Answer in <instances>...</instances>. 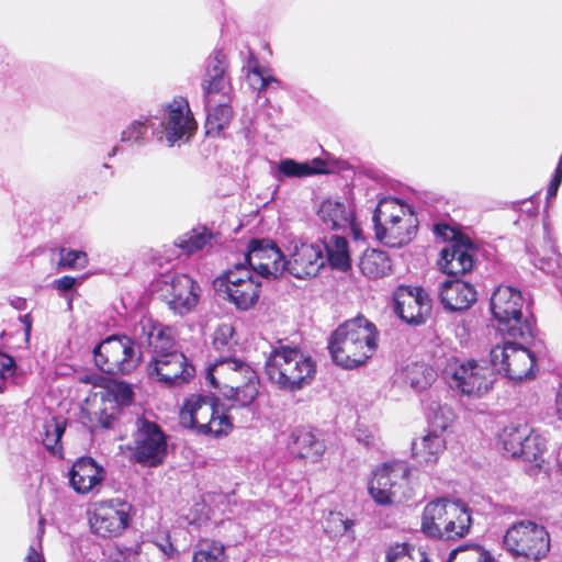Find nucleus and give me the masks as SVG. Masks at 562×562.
I'll return each instance as SVG.
<instances>
[{
    "mask_svg": "<svg viewBox=\"0 0 562 562\" xmlns=\"http://www.w3.org/2000/svg\"><path fill=\"white\" fill-rule=\"evenodd\" d=\"M368 493L381 506L411 501L415 487L411 481L409 465L404 461H387L380 464L371 473Z\"/></svg>",
    "mask_w": 562,
    "mask_h": 562,
    "instance_id": "nucleus-7",
    "label": "nucleus"
},
{
    "mask_svg": "<svg viewBox=\"0 0 562 562\" xmlns=\"http://www.w3.org/2000/svg\"><path fill=\"white\" fill-rule=\"evenodd\" d=\"M499 442L506 454L529 462L537 461L544 450L542 438L533 434L527 424L505 427L499 435Z\"/></svg>",
    "mask_w": 562,
    "mask_h": 562,
    "instance_id": "nucleus-21",
    "label": "nucleus"
},
{
    "mask_svg": "<svg viewBox=\"0 0 562 562\" xmlns=\"http://www.w3.org/2000/svg\"><path fill=\"white\" fill-rule=\"evenodd\" d=\"M445 515H451L452 517L454 515H461V521H459L460 532L465 530V526L468 524H472L469 507L460 501L454 502L446 497H440L429 502L424 507V517H426L427 526H430L431 522L440 520V518H442Z\"/></svg>",
    "mask_w": 562,
    "mask_h": 562,
    "instance_id": "nucleus-28",
    "label": "nucleus"
},
{
    "mask_svg": "<svg viewBox=\"0 0 562 562\" xmlns=\"http://www.w3.org/2000/svg\"><path fill=\"white\" fill-rule=\"evenodd\" d=\"M325 162L319 159H313L312 162H299L294 159H283L278 165L279 175L285 178H304L325 172Z\"/></svg>",
    "mask_w": 562,
    "mask_h": 562,
    "instance_id": "nucleus-33",
    "label": "nucleus"
},
{
    "mask_svg": "<svg viewBox=\"0 0 562 562\" xmlns=\"http://www.w3.org/2000/svg\"><path fill=\"white\" fill-rule=\"evenodd\" d=\"M224 61L225 55L220 50L214 52L207 61L206 74L202 83L207 109L205 130L209 136H218L223 130L228 127L233 117V110L228 103L223 101L212 106V95L224 93L228 86Z\"/></svg>",
    "mask_w": 562,
    "mask_h": 562,
    "instance_id": "nucleus-10",
    "label": "nucleus"
},
{
    "mask_svg": "<svg viewBox=\"0 0 562 562\" xmlns=\"http://www.w3.org/2000/svg\"><path fill=\"white\" fill-rule=\"evenodd\" d=\"M104 480V470L92 458H80L70 472L69 482L79 494H87Z\"/></svg>",
    "mask_w": 562,
    "mask_h": 562,
    "instance_id": "nucleus-26",
    "label": "nucleus"
},
{
    "mask_svg": "<svg viewBox=\"0 0 562 562\" xmlns=\"http://www.w3.org/2000/svg\"><path fill=\"white\" fill-rule=\"evenodd\" d=\"M286 252L284 272L300 280L316 277L326 263L324 243L294 238L289 240Z\"/></svg>",
    "mask_w": 562,
    "mask_h": 562,
    "instance_id": "nucleus-16",
    "label": "nucleus"
},
{
    "mask_svg": "<svg viewBox=\"0 0 562 562\" xmlns=\"http://www.w3.org/2000/svg\"><path fill=\"white\" fill-rule=\"evenodd\" d=\"M372 221L376 238L393 248L408 244L418 229V220L412 207L392 196L379 201Z\"/></svg>",
    "mask_w": 562,
    "mask_h": 562,
    "instance_id": "nucleus-6",
    "label": "nucleus"
},
{
    "mask_svg": "<svg viewBox=\"0 0 562 562\" xmlns=\"http://www.w3.org/2000/svg\"><path fill=\"white\" fill-rule=\"evenodd\" d=\"M355 436L357 441L362 443L366 448H374L378 446L379 438L369 429L359 427L357 428Z\"/></svg>",
    "mask_w": 562,
    "mask_h": 562,
    "instance_id": "nucleus-49",
    "label": "nucleus"
},
{
    "mask_svg": "<svg viewBox=\"0 0 562 562\" xmlns=\"http://www.w3.org/2000/svg\"><path fill=\"white\" fill-rule=\"evenodd\" d=\"M157 137L160 132L156 128L154 117H140L133 120L121 132L120 140L128 146H143L146 143L148 130Z\"/></svg>",
    "mask_w": 562,
    "mask_h": 562,
    "instance_id": "nucleus-32",
    "label": "nucleus"
},
{
    "mask_svg": "<svg viewBox=\"0 0 562 562\" xmlns=\"http://www.w3.org/2000/svg\"><path fill=\"white\" fill-rule=\"evenodd\" d=\"M251 74L260 80V90H265L272 85H274V88L280 86V81L273 76L266 74L265 69L255 68L251 70Z\"/></svg>",
    "mask_w": 562,
    "mask_h": 562,
    "instance_id": "nucleus-51",
    "label": "nucleus"
},
{
    "mask_svg": "<svg viewBox=\"0 0 562 562\" xmlns=\"http://www.w3.org/2000/svg\"><path fill=\"white\" fill-rule=\"evenodd\" d=\"M23 374L18 371L14 359L0 351V393L22 383Z\"/></svg>",
    "mask_w": 562,
    "mask_h": 562,
    "instance_id": "nucleus-37",
    "label": "nucleus"
},
{
    "mask_svg": "<svg viewBox=\"0 0 562 562\" xmlns=\"http://www.w3.org/2000/svg\"><path fill=\"white\" fill-rule=\"evenodd\" d=\"M122 411L115 406L111 401L100 394V403L98 408L91 413L90 422L94 426H100L104 429L114 428L119 422Z\"/></svg>",
    "mask_w": 562,
    "mask_h": 562,
    "instance_id": "nucleus-35",
    "label": "nucleus"
},
{
    "mask_svg": "<svg viewBox=\"0 0 562 562\" xmlns=\"http://www.w3.org/2000/svg\"><path fill=\"white\" fill-rule=\"evenodd\" d=\"M231 409L217 397L192 394L181 406L179 423L198 435L227 436L234 427Z\"/></svg>",
    "mask_w": 562,
    "mask_h": 562,
    "instance_id": "nucleus-4",
    "label": "nucleus"
},
{
    "mask_svg": "<svg viewBox=\"0 0 562 562\" xmlns=\"http://www.w3.org/2000/svg\"><path fill=\"white\" fill-rule=\"evenodd\" d=\"M325 247V258L335 269L347 271L350 268V257L348 250V241L345 237L334 235L330 237Z\"/></svg>",
    "mask_w": 562,
    "mask_h": 562,
    "instance_id": "nucleus-34",
    "label": "nucleus"
},
{
    "mask_svg": "<svg viewBox=\"0 0 562 562\" xmlns=\"http://www.w3.org/2000/svg\"><path fill=\"white\" fill-rule=\"evenodd\" d=\"M192 562H226L224 546L216 541H201Z\"/></svg>",
    "mask_w": 562,
    "mask_h": 562,
    "instance_id": "nucleus-41",
    "label": "nucleus"
},
{
    "mask_svg": "<svg viewBox=\"0 0 562 562\" xmlns=\"http://www.w3.org/2000/svg\"><path fill=\"white\" fill-rule=\"evenodd\" d=\"M237 345L235 328L232 324H221L213 334V347L220 356H231Z\"/></svg>",
    "mask_w": 562,
    "mask_h": 562,
    "instance_id": "nucleus-40",
    "label": "nucleus"
},
{
    "mask_svg": "<svg viewBox=\"0 0 562 562\" xmlns=\"http://www.w3.org/2000/svg\"><path fill=\"white\" fill-rule=\"evenodd\" d=\"M352 526V521L344 518L341 513H330L327 519L326 530L335 535L345 533Z\"/></svg>",
    "mask_w": 562,
    "mask_h": 562,
    "instance_id": "nucleus-47",
    "label": "nucleus"
},
{
    "mask_svg": "<svg viewBox=\"0 0 562 562\" xmlns=\"http://www.w3.org/2000/svg\"><path fill=\"white\" fill-rule=\"evenodd\" d=\"M440 300L446 310L464 311L476 302L474 286L461 280H449L440 288Z\"/></svg>",
    "mask_w": 562,
    "mask_h": 562,
    "instance_id": "nucleus-27",
    "label": "nucleus"
},
{
    "mask_svg": "<svg viewBox=\"0 0 562 562\" xmlns=\"http://www.w3.org/2000/svg\"><path fill=\"white\" fill-rule=\"evenodd\" d=\"M291 452L299 458L316 461L325 451V445L306 428H297L291 434Z\"/></svg>",
    "mask_w": 562,
    "mask_h": 562,
    "instance_id": "nucleus-29",
    "label": "nucleus"
},
{
    "mask_svg": "<svg viewBox=\"0 0 562 562\" xmlns=\"http://www.w3.org/2000/svg\"><path fill=\"white\" fill-rule=\"evenodd\" d=\"M317 215L327 229L345 231L350 228L355 235L357 234L355 212L350 204L329 198L322 202Z\"/></svg>",
    "mask_w": 562,
    "mask_h": 562,
    "instance_id": "nucleus-24",
    "label": "nucleus"
},
{
    "mask_svg": "<svg viewBox=\"0 0 562 562\" xmlns=\"http://www.w3.org/2000/svg\"><path fill=\"white\" fill-rule=\"evenodd\" d=\"M65 432V422L58 418L46 420L43 425L42 442L45 448L56 453L61 450L60 439Z\"/></svg>",
    "mask_w": 562,
    "mask_h": 562,
    "instance_id": "nucleus-39",
    "label": "nucleus"
},
{
    "mask_svg": "<svg viewBox=\"0 0 562 562\" xmlns=\"http://www.w3.org/2000/svg\"><path fill=\"white\" fill-rule=\"evenodd\" d=\"M559 188L549 183L548 190H547V200L553 199L558 193Z\"/></svg>",
    "mask_w": 562,
    "mask_h": 562,
    "instance_id": "nucleus-55",
    "label": "nucleus"
},
{
    "mask_svg": "<svg viewBox=\"0 0 562 562\" xmlns=\"http://www.w3.org/2000/svg\"><path fill=\"white\" fill-rule=\"evenodd\" d=\"M137 344L148 347L151 357L146 364L148 378L166 386H178L193 378L194 367L176 349L173 331L148 316H143L133 328Z\"/></svg>",
    "mask_w": 562,
    "mask_h": 562,
    "instance_id": "nucleus-1",
    "label": "nucleus"
},
{
    "mask_svg": "<svg viewBox=\"0 0 562 562\" xmlns=\"http://www.w3.org/2000/svg\"><path fill=\"white\" fill-rule=\"evenodd\" d=\"M27 317H29L27 315L24 316V322H25V325H26V327H25L26 336H29L30 331H31V323L27 321Z\"/></svg>",
    "mask_w": 562,
    "mask_h": 562,
    "instance_id": "nucleus-57",
    "label": "nucleus"
},
{
    "mask_svg": "<svg viewBox=\"0 0 562 562\" xmlns=\"http://www.w3.org/2000/svg\"><path fill=\"white\" fill-rule=\"evenodd\" d=\"M214 285L239 311L250 310L260 297L261 283L245 263H235L215 280Z\"/></svg>",
    "mask_w": 562,
    "mask_h": 562,
    "instance_id": "nucleus-12",
    "label": "nucleus"
},
{
    "mask_svg": "<svg viewBox=\"0 0 562 562\" xmlns=\"http://www.w3.org/2000/svg\"><path fill=\"white\" fill-rule=\"evenodd\" d=\"M459 521H461V515H454L453 517L451 515H445L440 520L427 526L426 517H424V535L442 540L461 539L470 532L472 524H468L465 530L460 532Z\"/></svg>",
    "mask_w": 562,
    "mask_h": 562,
    "instance_id": "nucleus-30",
    "label": "nucleus"
},
{
    "mask_svg": "<svg viewBox=\"0 0 562 562\" xmlns=\"http://www.w3.org/2000/svg\"><path fill=\"white\" fill-rule=\"evenodd\" d=\"M59 255V268L83 269L87 266L88 259L85 251L61 248Z\"/></svg>",
    "mask_w": 562,
    "mask_h": 562,
    "instance_id": "nucleus-44",
    "label": "nucleus"
},
{
    "mask_svg": "<svg viewBox=\"0 0 562 562\" xmlns=\"http://www.w3.org/2000/svg\"><path fill=\"white\" fill-rule=\"evenodd\" d=\"M131 506L120 499L93 503L89 512L91 531L102 538L122 535L127 528Z\"/></svg>",
    "mask_w": 562,
    "mask_h": 562,
    "instance_id": "nucleus-18",
    "label": "nucleus"
},
{
    "mask_svg": "<svg viewBox=\"0 0 562 562\" xmlns=\"http://www.w3.org/2000/svg\"><path fill=\"white\" fill-rule=\"evenodd\" d=\"M550 183L559 188L562 183V173L555 171Z\"/></svg>",
    "mask_w": 562,
    "mask_h": 562,
    "instance_id": "nucleus-56",
    "label": "nucleus"
},
{
    "mask_svg": "<svg viewBox=\"0 0 562 562\" xmlns=\"http://www.w3.org/2000/svg\"><path fill=\"white\" fill-rule=\"evenodd\" d=\"M206 379L231 408H250L259 395V376L246 361L232 356H220L209 366Z\"/></svg>",
    "mask_w": 562,
    "mask_h": 562,
    "instance_id": "nucleus-2",
    "label": "nucleus"
},
{
    "mask_svg": "<svg viewBox=\"0 0 562 562\" xmlns=\"http://www.w3.org/2000/svg\"><path fill=\"white\" fill-rule=\"evenodd\" d=\"M359 268L370 279H379L391 271V260L383 250L367 249L360 258Z\"/></svg>",
    "mask_w": 562,
    "mask_h": 562,
    "instance_id": "nucleus-31",
    "label": "nucleus"
},
{
    "mask_svg": "<svg viewBox=\"0 0 562 562\" xmlns=\"http://www.w3.org/2000/svg\"><path fill=\"white\" fill-rule=\"evenodd\" d=\"M156 128L160 132L158 140L165 139L168 146L188 142L196 131V122L192 115L189 103L183 98H176L162 106Z\"/></svg>",
    "mask_w": 562,
    "mask_h": 562,
    "instance_id": "nucleus-14",
    "label": "nucleus"
},
{
    "mask_svg": "<svg viewBox=\"0 0 562 562\" xmlns=\"http://www.w3.org/2000/svg\"><path fill=\"white\" fill-rule=\"evenodd\" d=\"M422 376V366L418 361H412L405 364L398 375L397 382L402 385H409L416 393L420 392L419 380Z\"/></svg>",
    "mask_w": 562,
    "mask_h": 562,
    "instance_id": "nucleus-43",
    "label": "nucleus"
},
{
    "mask_svg": "<svg viewBox=\"0 0 562 562\" xmlns=\"http://www.w3.org/2000/svg\"><path fill=\"white\" fill-rule=\"evenodd\" d=\"M502 548L515 560L540 562L550 552V533L543 525L522 519L506 529Z\"/></svg>",
    "mask_w": 562,
    "mask_h": 562,
    "instance_id": "nucleus-8",
    "label": "nucleus"
},
{
    "mask_svg": "<svg viewBox=\"0 0 562 562\" xmlns=\"http://www.w3.org/2000/svg\"><path fill=\"white\" fill-rule=\"evenodd\" d=\"M453 419V412L446 405L432 404L428 407L427 427L424 428V463H435L446 450L445 434Z\"/></svg>",
    "mask_w": 562,
    "mask_h": 562,
    "instance_id": "nucleus-19",
    "label": "nucleus"
},
{
    "mask_svg": "<svg viewBox=\"0 0 562 562\" xmlns=\"http://www.w3.org/2000/svg\"><path fill=\"white\" fill-rule=\"evenodd\" d=\"M427 336L429 337V342H434V347H435L434 350L429 351V352H431L432 358L436 359L430 364V367L439 368L442 364V362H440V359L445 356V348L437 342V340H439V337L435 331H432V333L428 331Z\"/></svg>",
    "mask_w": 562,
    "mask_h": 562,
    "instance_id": "nucleus-50",
    "label": "nucleus"
},
{
    "mask_svg": "<svg viewBox=\"0 0 562 562\" xmlns=\"http://www.w3.org/2000/svg\"><path fill=\"white\" fill-rule=\"evenodd\" d=\"M475 252L473 243L468 237L460 236L440 251L438 266L447 274H463L473 268Z\"/></svg>",
    "mask_w": 562,
    "mask_h": 562,
    "instance_id": "nucleus-23",
    "label": "nucleus"
},
{
    "mask_svg": "<svg viewBox=\"0 0 562 562\" xmlns=\"http://www.w3.org/2000/svg\"><path fill=\"white\" fill-rule=\"evenodd\" d=\"M446 562H496L494 555L479 544L453 549Z\"/></svg>",
    "mask_w": 562,
    "mask_h": 562,
    "instance_id": "nucleus-36",
    "label": "nucleus"
},
{
    "mask_svg": "<svg viewBox=\"0 0 562 562\" xmlns=\"http://www.w3.org/2000/svg\"><path fill=\"white\" fill-rule=\"evenodd\" d=\"M533 265L547 274L562 276L561 258L553 249L549 256L535 258Z\"/></svg>",
    "mask_w": 562,
    "mask_h": 562,
    "instance_id": "nucleus-45",
    "label": "nucleus"
},
{
    "mask_svg": "<svg viewBox=\"0 0 562 562\" xmlns=\"http://www.w3.org/2000/svg\"><path fill=\"white\" fill-rule=\"evenodd\" d=\"M378 331L371 322L357 316L339 325L330 335L328 350L333 361L344 368H357L376 350Z\"/></svg>",
    "mask_w": 562,
    "mask_h": 562,
    "instance_id": "nucleus-3",
    "label": "nucleus"
},
{
    "mask_svg": "<svg viewBox=\"0 0 562 562\" xmlns=\"http://www.w3.org/2000/svg\"><path fill=\"white\" fill-rule=\"evenodd\" d=\"M212 239V233L206 227H198L180 236L177 245L186 254H193L203 249Z\"/></svg>",
    "mask_w": 562,
    "mask_h": 562,
    "instance_id": "nucleus-38",
    "label": "nucleus"
},
{
    "mask_svg": "<svg viewBox=\"0 0 562 562\" xmlns=\"http://www.w3.org/2000/svg\"><path fill=\"white\" fill-rule=\"evenodd\" d=\"M503 336L504 342L493 347L490 353L493 369L514 381L533 378L536 361L531 351L516 341L517 339Z\"/></svg>",
    "mask_w": 562,
    "mask_h": 562,
    "instance_id": "nucleus-13",
    "label": "nucleus"
},
{
    "mask_svg": "<svg viewBox=\"0 0 562 562\" xmlns=\"http://www.w3.org/2000/svg\"><path fill=\"white\" fill-rule=\"evenodd\" d=\"M26 562H44V560L42 554L34 547H30Z\"/></svg>",
    "mask_w": 562,
    "mask_h": 562,
    "instance_id": "nucleus-54",
    "label": "nucleus"
},
{
    "mask_svg": "<svg viewBox=\"0 0 562 562\" xmlns=\"http://www.w3.org/2000/svg\"><path fill=\"white\" fill-rule=\"evenodd\" d=\"M100 394L111 401L115 406H119L121 411L132 403L134 395L131 386L123 382L114 383Z\"/></svg>",
    "mask_w": 562,
    "mask_h": 562,
    "instance_id": "nucleus-42",
    "label": "nucleus"
},
{
    "mask_svg": "<svg viewBox=\"0 0 562 562\" xmlns=\"http://www.w3.org/2000/svg\"><path fill=\"white\" fill-rule=\"evenodd\" d=\"M135 342L137 340L134 336L113 335L103 339L93 349L95 366L112 375L132 373L140 361V352Z\"/></svg>",
    "mask_w": 562,
    "mask_h": 562,
    "instance_id": "nucleus-11",
    "label": "nucleus"
},
{
    "mask_svg": "<svg viewBox=\"0 0 562 562\" xmlns=\"http://www.w3.org/2000/svg\"><path fill=\"white\" fill-rule=\"evenodd\" d=\"M200 286L186 273L165 276L160 282V297L168 308L179 316L191 313L198 305Z\"/></svg>",
    "mask_w": 562,
    "mask_h": 562,
    "instance_id": "nucleus-17",
    "label": "nucleus"
},
{
    "mask_svg": "<svg viewBox=\"0 0 562 562\" xmlns=\"http://www.w3.org/2000/svg\"><path fill=\"white\" fill-rule=\"evenodd\" d=\"M394 313L407 325L422 323V286L400 285L393 295Z\"/></svg>",
    "mask_w": 562,
    "mask_h": 562,
    "instance_id": "nucleus-25",
    "label": "nucleus"
},
{
    "mask_svg": "<svg viewBox=\"0 0 562 562\" xmlns=\"http://www.w3.org/2000/svg\"><path fill=\"white\" fill-rule=\"evenodd\" d=\"M432 232L438 239L442 241L452 240V243L458 239L461 235L458 236L456 229L448 224L438 223L432 226Z\"/></svg>",
    "mask_w": 562,
    "mask_h": 562,
    "instance_id": "nucleus-48",
    "label": "nucleus"
},
{
    "mask_svg": "<svg viewBox=\"0 0 562 562\" xmlns=\"http://www.w3.org/2000/svg\"><path fill=\"white\" fill-rule=\"evenodd\" d=\"M424 562H430L426 557H424Z\"/></svg>",
    "mask_w": 562,
    "mask_h": 562,
    "instance_id": "nucleus-60",
    "label": "nucleus"
},
{
    "mask_svg": "<svg viewBox=\"0 0 562 562\" xmlns=\"http://www.w3.org/2000/svg\"><path fill=\"white\" fill-rule=\"evenodd\" d=\"M133 434V459L144 467H158L167 456V438L160 426L146 418H137Z\"/></svg>",
    "mask_w": 562,
    "mask_h": 562,
    "instance_id": "nucleus-15",
    "label": "nucleus"
},
{
    "mask_svg": "<svg viewBox=\"0 0 562 562\" xmlns=\"http://www.w3.org/2000/svg\"><path fill=\"white\" fill-rule=\"evenodd\" d=\"M55 288L59 291H69L77 284V279L70 276L55 280Z\"/></svg>",
    "mask_w": 562,
    "mask_h": 562,
    "instance_id": "nucleus-53",
    "label": "nucleus"
},
{
    "mask_svg": "<svg viewBox=\"0 0 562 562\" xmlns=\"http://www.w3.org/2000/svg\"><path fill=\"white\" fill-rule=\"evenodd\" d=\"M159 551L167 558H172L177 553V549L171 543L170 538L168 535L156 538V540L153 542Z\"/></svg>",
    "mask_w": 562,
    "mask_h": 562,
    "instance_id": "nucleus-52",
    "label": "nucleus"
},
{
    "mask_svg": "<svg viewBox=\"0 0 562 562\" xmlns=\"http://www.w3.org/2000/svg\"><path fill=\"white\" fill-rule=\"evenodd\" d=\"M524 303L520 290L510 285H499L495 289L490 308L502 335L522 341L532 336V324L522 312Z\"/></svg>",
    "mask_w": 562,
    "mask_h": 562,
    "instance_id": "nucleus-9",
    "label": "nucleus"
},
{
    "mask_svg": "<svg viewBox=\"0 0 562 562\" xmlns=\"http://www.w3.org/2000/svg\"><path fill=\"white\" fill-rule=\"evenodd\" d=\"M416 448H417V440H416V439H414V440L412 441V453H413V456H416V454H417Z\"/></svg>",
    "mask_w": 562,
    "mask_h": 562,
    "instance_id": "nucleus-59",
    "label": "nucleus"
},
{
    "mask_svg": "<svg viewBox=\"0 0 562 562\" xmlns=\"http://www.w3.org/2000/svg\"><path fill=\"white\" fill-rule=\"evenodd\" d=\"M271 383L283 391H297L310 384L316 372L315 362L299 348L279 346L271 350L265 363Z\"/></svg>",
    "mask_w": 562,
    "mask_h": 562,
    "instance_id": "nucleus-5",
    "label": "nucleus"
},
{
    "mask_svg": "<svg viewBox=\"0 0 562 562\" xmlns=\"http://www.w3.org/2000/svg\"><path fill=\"white\" fill-rule=\"evenodd\" d=\"M119 150H120V147H119V146H114V147L111 149V151L109 153V155H108V156H109L110 158H112V157H114V156L119 153Z\"/></svg>",
    "mask_w": 562,
    "mask_h": 562,
    "instance_id": "nucleus-58",
    "label": "nucleus"
},
{
    "mask_svg": "<svg viewBox=\"0 0 562 562\" xmlns=\"http://www.w3.org/2000/svg\"><path fill=\"white\" fill-rule=\"evenodd\" d=\"M493 382V367L485 361L469 360L453 370L450 384L462 394L480 397L492 387Z\"/></svg>",
    "mask_w": 562,
    "mask_h": 562,
    "instance_id": "nucleus-22",
    "label": "nucleus"
},
{
    "mask_svg": "<svg viewBox=\"0 0 562 562\" xmlns=\"http://www.w3.org/2000/svg\"><path fill=\"white\" fill-rule=\"evenodd\" d=\"M241 263L260 277L277 279L284 273L285 257L274 241L252 239Z\"/></svg>",
    "mask_w": 562,
    "mask_h": 562,
    "instance_id": "nucleus-20",
    "label": "nucleus"
},
{
    "mask_svg": "<svg viewBox=\"0 0 562 562\" xmlns=\"http://www.w3.org/2000/svg\"><path fill=\"white\" fill-rule=\"evenodd\" d=\"M412 546L404 543H395L386 551V562H413Z\"/></svg>",
    "mask_w": 562,
    "mask_h": 562,
    "instance_id": "nucleus-46",
    "label": "nucleus"
}]
</instances>
